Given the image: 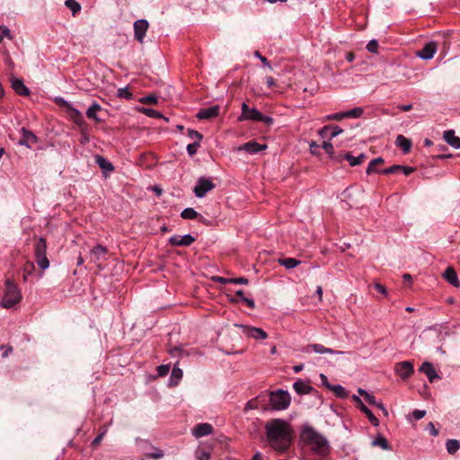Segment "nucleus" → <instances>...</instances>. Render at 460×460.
<instances>
[{
	"label": "nucleus",
	"mask_w": 460,
	"mask_h": 460,
	"mask_svg": "<svg viewBox=\"0 0 460 460\" xmlns=\"http://www.w3.org/2000/svg\"><path fill=\"white\" fill-rule=\"evenodd\" d=\"M266 436L269 445L278 453L285 452L292 441V429L284 420L275 419L266 426Z\"/></svg>",
	"instance_id": "obj_1"
},
{
	"label": "nucleus",
	"mask_w": 460,
	"mask_h": 460,
	"mask_svg": "<svg viewBox=\"0 0 460 460\" xmlns=\"http://www.w3.org/2000/svg\"><path fill=\"white\" fill-rule=\"evenodd\" d=\"M301 439L314 452L318 455H325L329 451L327 439L311 426H304L301 431Z\"/></svg>",
	"instance_id": "obj_2"
},
{
	"label": "nucleus",
	"mask_w": 460,
	"mask_h": 460,
	"mask_svg": "<svg viewBox=\"0 0 460 460\" xmlns=\"http://www.w3.org/2000/svg\"><path fill=\"white\" fill-rule=\"evenodd\" d=\"M21 299L22 295L17 286L14 285L10 279H6L5 288L0 302V305L4 308H11L19 303Z\"/></svg>",
	"instance_id": "obj_3"
},
{
	"label": "nucleus",
	"mask_w": 460,
	"mask_h": 460,
	"mask_svg": "<svg viewBox=\"0 0 460 460\" xmlns=\"http://www.w3.org/2000/svg\"><path fill=\"white\" fill-rule=\"evenodd\" d=\"M270 404L274 411H283L288 408L291 396L288 391L278 389L270 393Z\"/></svg>",
	"instance_id": "obj_4"
},
{
	"label": "nucleus",
	"mask_w": 460,
	"mask_h": 460,
	"mask_svg": "<svg viewBox=\"0 0 460 460\" xmlns=\"http://www.w3.org/2000/svg\"><path fill=\"white\" fill-rule=\"evenodd\" d=\"M34 255L38 266L45 270L49 267V261L47 257V241L40 237L34 243Z\"/></svg>",
	"instance_id": "obj_5"
},
{
	"label": "nucleus",
	"mask_w": 460,
	"mask_h": 460,
	"mask_svg": "<svg viewBox=\"0 0 460 460\" xmlns=\"http://www.w3.org/2000/svg\"><path fill=\"white\" fill-rule=\"evenodd\" d=\"M215 188L213 181L206 177H199L197 181L193 192L197 198H204L206 194Z\"/></svg>",
	"instance_id": "obj_6"
},
{
	"label": "nucleus",
	"mask_w": 460,
	"mask_h": 460,
	"mask_svg": "<svg viewBox=\"0 0 460 460\" xmlns=\"http://www.w3.org/2000/svg\"><path fill=\"white\" fill-rule=\"evenodd\" d=\"M134 38L139 43H143L149 23L146 19H138L134 22Z\"/></svg>",
	"instance_id": "obj_7"
},
{
	"label": "nucleus",
	"mask_w": 460,
	"mask_h": 460,
	"mask_svg": "<svg viewBox=\"0 0 460 460\" xmlns=\"http://www.w3.org/2000/svg\"><path fill=\"white\" fill-rule=\"evenodd\" d=\"M301 351L304 352V353L314 352V353H318V354L328 353V354H332V355L345 354L344 351L334 350V349L326 348V347H324L322 344H311V345H308L306 347H304Z\"/></svg>",
	"instance_id": "obj_8"
},
{
	"label": "nucleus",
	"mask_w": 460,
	"mask_h": 460,
	"mask_svg": "<svg viewBox=\"0 0 460 460\" xmlns=\"http://www.w3.org/2000/svg\"><path fill=\"white\" fill-rule=\"evenodd\" d=\"M242 113L239 117V120H251L258 121L261 116V111L255 108H250L245 102L241 106Z\"/></svg>",
	"instance_id": "obj_9"
},
{
	"label": "nucleus",
	"mask_w": 460,
	"mask_h": 460,
	"mask_svg": "<svg viewBox=\"0 0 460 460\" xmlns=\"http://www.w3.org/2000/svg\"><path fill=\"white\" fill-rule=\"evenodd\" d=\"M108 250L102 244H96L90 252L91 261L100 265L101 261L107 259Z\"/></svg>",
	"instance_id": "obj_10"
},
{
	"label": "nucleus",
	"mask_w": 460,
	"mask_h": 460,
	"mask_svg": "<svg viewBox=\"0 0 460 460\" xmlns=\"http://www.w3.org/2000/svg\"><path fill=\"white\" fill-rule=\"evenodd\" d=\"M413 370V365L410 361L400 362L395 367V373L403 380L409 378Z\"/></svg>",
	"instance_id": "obj_11"
},
{
	"label": "nucleus",
	"mask_w": 460,
	"mask_h": 460,
	"mask_svg": "<svg viewBox=\"0 0 460 460\" xmlns=\"http://www.w3.org/2000/svg\"><path fill=\"white\" fill-rule=\"evenodd\" d=\"M437 52V43L435 41H429L424 45V47L417 52V57L423 59H431Z\"/></svg>",
	"instance_id": "obj_12"
},
{
	"label": "nucleus",
	"mask_w": 460,
	"mask_h": 460,
	"mask_svg": "<svg viewBox=\"0 0 460 460\" xmlns=\"http://www.w3.org/2000/svg\"><path fill=\"white\" fill-rule=\"evenodd\" d=\"M194 242L195 238L190 234L184 235L175 234L169 238V243L174 246H190Z\"/></svg>",
	"instance_id": "obj_13"
},
{
	"label": "nucleus",
	"mask_w": 460,
	"mask_h": 460,
	"mask_svg": "<svg viewBox=\"0 0 460 460\" xmlns=\"http://www.w3.org/2000/svg\"><path fill=\"white\" fill-rule=\"evenodd\" d=\"M21 131L22 139L19 141V145L31 148L32 145L38 142V137L31 131L26 129L25 128H22Z\"/></svg>",
	"instance_id": "obj_14"
},
{
	"label": "nucleus",
	"mask_w": 460,
	"mask_h": 460,
	"mask_svg": "<svg viewBox=\"0 0 460 460\" xmlns=\"http://www.w3.org/2000/svg\"><path fill=\"white\" fill-rule=\"evenodd\" d=\"M220 108L217 105L210 106L208 108L201 109L197 113V118L199 119H210L219 115Z\"/></svg>",
	"instance_id": "obj_15"
},
{
	"label": "nucleus",
	"mask_w": 460,
	"mask_h": 460,
	"mask_svg": "<svg viewBox=\"0 0 460 460\" xmlns=\"http://www.w3.org/2000/svg\"><path fill=\"white\" fill-rule=\"evenodd\" d=\"M267 148L266 145H261L254 141L247 142L241 146L238 147L239 151H245L249 154H257L260 151L265 150Z\"/></svg>",
	"instance_id": "obj_16"
},
{
	"label": "nucleus",
	"mask_w": 460,
	"mask_h": 460,
	"mask_svg": "<svg viewBox=\"0 0 460 460\" xmlns=\"http://www.w3.org/2000/svg\"><path fill=\"white\" fill-rule=\"evenodd\" d=\"M420 371L424 373L431 383L440 378L430 362H424L420 367Z\"/></svg>",
	"instance_id": "obj_17"
},
{
	"label": "nucleus",
	"mask_w": 460,
	"mask_h": 460,
	"mask_svg": "<svg viewBox=\"0 0 460 460\" xmlns=\"http://www.w3.org/2000/svg\"><path fill=\"white\" fill-rule=\"evenodd\" d=\"M244 329V333L249 338H252L254 340H265L268 337L266 332H264L261 328L257 327H245L242 326Z\"/></svg>",
	"instance_id": "obj_18"
},
{
	"label": "nucleus",
	"mask_w": 460,
	"mask_h": 460,
	"mask_svg": "<svg viewBox=\"0 0 460 460\" xmlns=\"http://www.w3.org/2000/svg\"><path fill=\"white\" fill-rule=\"evenodd\" d=\"M213 432V427L208 423H200L195 426L192 429V435L195 438H201L208 436Z\"/></svg>",
	"instance_id": "obj_19"
},
{
	"label": "nucleus",
	"mask_w": 460,
	"mask_h": 460,
	"mask_svg": "<svg viewBox=\"0 0 460 460\" xmlns=\"http://www.w3.org/2000/svg\"><path fill=\"white\" fill-rule=\"evenodd\" d=\"M12 88L19 95L27 96L30 93L29 88L24 84L23 81L19 78H13L11 80Z\"/></svg>",
	"instance_id": "obj_20"
},
{
	"label": "nucleus",
	"mask_w": 460,
	"mask_h": 460,
	"mask_svg": "<svg viewBox=\"0 0 460 460\" xmlns=\"http://www.w3.org/2000/svg\"><path fill=\"white\" fill-rule=\"evenodd\" d=\"M445 141L455 149L460 148V137L453 130H447L443 134Z\"/></svg>",
	"instance_id": "obj_21"
},
{
	"label": "nucleus",
	"mask_w": 460,
	"mask_h": 460,
	"mask_svg": "<svg viewBox=\"0 0 460 460\" xmlns=\"http://www.w3.org/2000/svg\"><path fill=\"white\" fill-rule=\"evenodd\" d=\"M443 277L448 283H450L454 287H459L460 282L457 274L453 268L448 267L443 273Z\"/></svg>",
	"instance_id": "obj_22"
},
{
	"label": "nucleus",
	"mask_w": 460,
	"mask_h": 460,
	"mask_svg": "<svg viewBox=\"0 0 460 460\" xmlns=\"http://www.w3.org/2000/svg\"><path fill=\"white\" fill-rule=\"evenodd\" d=\"M293 388L298 394H307L312 390V387L302 380L295 382L293 384Z\"/></svg>",
	"instance_id": "obj_23"
},
{
	"label": "nucleus",
	"mask_w": 460,
	"mask_h": 460,
	"mask_svg": "<svg viewBox=\"0 0 460 460\" xmlns=\"http://www.w3.org/2000/svg\"><path fill=\"white\" fill-rule=\"evenodd\" d=\"M395 144L403 151V153H408L411 147V141L402 135H399L396 137Z\"/></svg>",
	"instance_id": "obj_24"
},
{
	"label": "nucleus",
	"mask_w": 460,
	"mask_h": 460,
	"mask_svg": "<svg viewBox=\"0 0 460 460\" xmlns=\"http://www.w3.org/2000/svg\"><path fill=\"white\" fill-rule=\"evenodd\" d=\"M95 162L100 166V168L104 172H112L114 169L112 164L102 155H96Z\"/></svg>",
	"instance_id": "obj_25"
},
{
	"label": "nucleus",
	"mask_w": 460,
	"mask_h": 460,
	"mask_svg": "<svg viewBox=\"0 0 460 460\" xmlns=\"http://www.w3.org/2000/svg\"><path fill=\"white\" fill-rule=\"evenodd\" d=\"M182 370L175 365L172 370L171 376L169 379L170 385H177L180 380L182 378Z\"/></svg>",
	"instance_id": "obj_26"
},
{
	"label": "nucleus",
	"mask_w": 460,
	"mask_h": 460,
	"mask_svg": "<svg viewBox=\"0 0 460 460\" xmlns=\"http://www.w3.org/2000/svg\"><path fill=\"white\" fill-rule=\"evenodd\" d=\"M102 110V107L99 103L93 102L86 111V116L89 119H92L95 120L96 122H99L101 119L97 115V112Z\"/></svg>",
	"instance_id": "obj_27"
},
{
	"label": "nucleus",
	"mask_w": 460,
	"mask_h": 460,
	"mask_svg": "<svg viewBox=\"0 0 460 460\" xmlns=\"http://www.w3.org/2000/svg\"><path fill=\"white\" fill-rule=\"evenodd\" d=\"M279 263L286 269L291 270L297 267L301 261L295 258H282L279 260Z\"/></svg>",
	"instance_id": "obj_28"
},
{
	"label": "nucleus",
	"mask_w": 460,
	"mask_h": 460,
	"mask_svg": "<svg viewBox=\"0 0 460 460\" xmlns=\"http://www.w3.org/2000/svg\"><path fill=\"white\" fill-rule=\"evenodd\" d=\"M346 160L349 162L350 166H356L363 163L364 159L366 158L364 154H360L358 156H353L349 154H347L345 155Z\"/></svg>",
	"instance_id": "obj_29"
},
{
	"label": "nucleus",
	"mask_w": 460,
	"mask_h": 460,
	"mask_svg": "<svg viewBox=\"0 0 460 460\" xmlns=\"http://www.w3.org/2000/svg\"><path fill=\"white\" fill-rule=\"evenodd\" d=\"M327 387L330 388L335 394V395L340 398H345L348 395L346 389L341 385H327Z\"/></svg>",
	"instance_id": "obj_30"
},
{
	"label": "nucleus",
	"mask_w": 460,
	"mask_h": 460,
	"mask_svg": "<svg viewBox=\"0 0 460 460\" xmlns=\"http://www.w3.org/2000/svg\"><path fill=\"white\" fill-rule=\"evenodd\" d=\"M359 409L367 416L371 424H373L374 426H378V424H379L378 419L373 414V412L365 404L360 405Z\"/></svg>",
	"instance_id": "obj_31"
},
{
	"label": "nucleus",
	"mask_w": 460,
	"mask_h": 460,
	"mask_svg": "<svg viewBox=\"0 0 460 460\" xmlns=\"http://www.w3.org/2000/svg\"><path fill=\"white\" fill-rule=\"evenodd\" d=\"M446 447L447 452L453 455L460 448V442L457 439H448Z\"/></svg>",
	"instance_id": "obj_32"
},
{
	"label": "nucleus",
	"mask_w": 460,
	"mask_h": 460,
	"mask_svg": "<svg viewBox=\"0 0 460 460\" xmlns=\"http://www.w3.org/2000/svg\"><path fill=\"white\" fill-rule=\"evenodd\" d=\"M372 445L375 446V447H381L382 449H385V450H388L390 448L386 438L385 437L381 436V435L377 436L372 441Z\"/></svg>",
	"instance_id": "obj_33"
},
{
	"label": "nucleus",
	"mask_w": 460,
	"mask_h": 460,
	"mask_svg": "<svg viewBox=\"0 0 460 460\" xmlns=\"http://www.w3.org/2000/svg\"><path fill=\"white\" fill-rule=\"evenodd\" d=\"M181 217L184 219H195L198 218L199 213L192 208H186L181 211Z\"/></svg>",
	"instance_id": "obj_34"
},
{
	"label": "nucleus",
	"mask_w": 460,
	"mask_h": 460,
	"mask_svg": "<svg viewBox=\"0 0 460 460\" xmlns=\"http://www.w3.org/2000/svg\"><path fill=\"white\" fill-rule=\"evenodd\" d=\"M344 112V119L345 118H359L362 116L364 111L362 108L360 107H357V108H354V109H351L349 111H343Z\"/></svg>",
	"instance_id": "obj_35"
},
{
	"label": "nucleus",
	"mask_w": 460,
	"mask_h": 460,
	"mask_svg": "<svg viewBox=\"0 0 460 460\" xmlns=\"http://www.w3.org/2000/svg\"><path fill=\"white\" fill-rule=\"evenodd\" d=\"M383 163H384V160L381 157L373 159L367 165V173L371 174L373 172H376L377 170H376V166H377L378 164H383Z\"/></svg>",
	"instance_id": "obj_36"
},
{
	"label": "nucleus",
	"mask_w": 460,
	"mask_h": 460,
	"mask_svg": "<svg viewBox=\"0 0 460 460\" xmlns=\"http://www.w3.org/2000/svg\"><path fill=\"white\" fill-rule=\"evenodd\" d=\"M65 4L68 9L71 10L73 15L81 10L80 4L75 0H66Z\"/></svg>",
	"instance_id": "obj_37"
},
{
	"label": "nucleus",
	"mask_w": 460,
	"mask_h": 460,
	"mask_svg": "<svg viewBox=\"0 0 460 460\" xmlns=\"http://www.w3.org/2000/svg\"><path fill=\"white\" fill-rule=\"evenodd\" d=\"M117 96L126 100H131L133 98L132 93L129 92L128 87H121L118 89Z\"/></svg>",
	"instance_id": "obj_38"
},
{
	"label": "nucleus",
	"mask_w": 460,
	"mask_h": 460,
	"mask_svg": "<svg viewBox=\"0 0 460 460\" xmlns=\"http://www.w3.org/2000/svg\"><path fill=\"white\" fill-rule=\"evenodd\" d=\"M142 111L144 114L150 118H164V116L157 111L149 108H143Z\"/></svg>",
	"instance_id": "obj_39"
},
{
	"label": "nucleus",
	"mask_w": 460,
	"mask_h": 460,
	"mask_svg": "<svg viewBox=\"0 0 460 460\" xmlns=\"http://www.w3.org/2000/svg\"><path fill=\"white\" fill-rule=\"evenodd\" d=\"M188 137L190 139H192L193 142L194 141H198V143H199L201 141L202 137H203V136L199 132H198V131H196L194 129H189L188 130Z\"/></svg>",
	"instance_id": "obj_40"
},
{
	"label": "nucleus",
	"mask_w": 460,
	"mask_h": 460,
	"mask_svg": "<svg viewBox=\"0 0 460 460\" xmlns=\"http://www.w3.org/2000/svg\"><path fill=\"white\" fill-rule=\"evenodd\" d=\"M378 42L377 40H371L368 41V43L367 44V49L371 52V53H377V49H378Z\"/></svg>",
	"instance_id": "obj_41"
},
{
	"label": "nucleus",
	"mask_w": 460,
	"mask_h": 460,
	"mask_svg": "<svg viewBox=\"0 0 460 460\" xmlns=\"http://www.w3.org/2000/svg\"><path fill=\"white\" fill-rule=\"evenodd\" d=\"M200 144L198 143V141H194L191 144H189L187 146V152L191 156L195 155L198 152V148L199 147Z\"/></svg>",
	"instance_id": "obj_42"
},
{
	"label": "nucleus",
	"mask_w": 460,
	"mask_h": 460,
	"mask_svg": "<svg viewBox=\"0 0 460 460\" xmlns=\"http://www.w3.org/2000/svg\"><path fill=\"white\" fill-rule=\"evenodd\" d=\"M344 119V112H337L333 114H329L324 118V120H341Z\"/></svg>",
	"instance_id": "obj_43"
},
{
	"label": "nucleus",
	"mask_w": 460,
	"mask_h": 460,
	"mask_svg": "<svg viewBox=\"0 0 460 460\" xmlns=\"http://www.w3.org/2000/svg\"><path fill=\"white\" fill-rule=\"evenodd\" d=\"M4 38L11 39V31L5 26H0V43Z\"/></svg>",
	"instance_id": "obj_44"
},
{
	"label": "nucleus",
	"mask_w": 460,
	"mask_h": 460,
	"mask_svg": "<svg viewBox=\"0 0 460 460\" xmlns=\"http://www.w3.org/2000/svg\"><path fill=\"white\" fill-rule=\"evenodd\" d=\"M254 56L260 59V62L262 63L263 67H267L269 69H272L270 64L268 62L267 58L261 55L259 51L254 52Z\"/></svg>",
	"instance_id": "obj_45"
},
{
	"label": "nucleus",
	"mask_w": 460,
	"mask_h": 460,
	"mask_svg": "<svg viewBox=\"0 0 460 460\" xmlns=\"http://www.w3.org/2000/svg\"><path fill=\"white\" fill-rule=\"evenodd\" d=\"M196 456L198 460H209L210 459V454L203 449L198 450L196 453Z\"/></svg>",
	"instance_id": "obj_46"
},
{
	"label": "nucleus",
	"mask_w": 460,
	"mask_h": 460,
	"mask_svg": "<svg viewBox=\"0 0 460 460\" xmlns=\"http://www.w3.org/2000/svg\"><path fill=\"white\" fill-rule=\"evenodd\" d=\"M331 139L338 137L340 134H341L343 132V129L341 128H340L339 126H331Z\"/></svg>",
	"instance_id": "obj_47"
},
{
	"label": "nucleus",
	"mask_w": 460,
	"mask_h": 460,
	"mask_svg": "<svg viewBox=\"0 0 460 460\" xmlns=\"http://www.w3.org/2000/svg\"><path fill=\"white\" fill-rule=\"evenodd\" d=\"M170 371V365H161L157 367V374L160 376H166Z\"/></svg>",
	"instance_id": "obj_48"
},
{
	"label": "nucleus",
	"mask_w": 460,
	"mask_h": 460,
	"mask_svg": "<svg viewBox=\"0 0 460 460\" xmlns=\"http://www.w3.org/2000/svg\"><path fill=\"white\" fill-rule=\"evenodd\" d=\"M402 168V165H393L391 167H388L385 170H383L381 172L383 174H390V173H394L396 172H398L400 169Z\"/></svg>",
	"instance_id": "obj_49"
},
{
	"label": "nucleus",
	"mask_w": 460,
	"mask_h": 460,
	"mask_svg": "<svg viewBox=\"0 0 460 460\" xmlns=\"http://www.w3.org/2000/svg\"><path fill=\"white\" fill-rule=\"evenodd\" d=\"M232 284H243L247 285L249 283L248 279L241 277V278H232L231 279Z\"/></svg>",
	"instance_id": "obj_50"
},
{
	"label": "nucleus",
	"mask_w": 460,
	"mask_h": 460,
	"mask_svg": "<svg viewBox=\"0 0 460 460\" xmlns=\"http://www.w3.org/2000/svg\"><path fill=\"white\" fill-rule=\"evenodd\" d=\"M426 414V411L423 410H414L412 412V417L414 420H419L422 419Z\"/></svg>",
	"instance_id": "obj_51"
},
{
	"label": "nucleus",
	"mask_w": 460,
	"mask_h": 460,
	"mask_svg": "<svg viewBox=\"0 0 460 460\" xmlns=\"http://www.w3.org/2000/svg\"><path fill=\"white\" fill-rule=\"evenodd\" d=\"M140 102L143 103H145V102L156 103L157 97L155 95H147V96L141 98Z\"/></svg>",
	"instance_id": "obj_52"
},
{
	"label": "nucleus",
	"mask_w": 460,
	"mask_h": 460,
	"mask_svg": "<svg viewBox=\"0 0 460 460\" xmlns=\"http://www.w3.org/2000/svg\"><path fill=\"white\" fill-rule=\"evenodd\" d=\"M323 148L328 153L329 155L333 154V146L332 144L330 141H325L323 143Z\"/></svg>",
	"instance_id": "obj_53"
},
{
	"label": "nucleus",
	"mask_w": 460,
	"mask_h": 460,
	"mask_svg": "<svg viewBox=\"0 0 460 460\" xmlns=\"http://www.w3.org/2000/svg\"><path fill=\"white\" fill-rule=\"evenodd\" d=\"M260 122H263L267 125H271L273 123V119L270 116H265L262 113H261L259 120Z\"/></svg>",
	"instance_id": "obj_54"
},
{
	"label": "nucleus",
	"mask_w": 460,
	"mask_h": 460,
	"mask_svg": "<svg viewBox=\"0 0 460 460\" xmlns=\"http://www.w3.org/2000/svg\"><path fill=\"white\" fill-rule=\"evenodd\" d=\"M213 280L217 283H221V284H230L231 283V279L224 278V277H220V276L213 277Z\"/></svg>",
	"instance_id": "obj_55"
},
{
	"label": "nucleus",
	"mask_w": 460,
	"mask_h": 460,
	"mask_svg": "<svg viewBox=\"0 0 460 460\" xmlns=\"http://www.w3.org/2000/svg\"><path fill=\"white\" fill-rule=\"evenodd\" d=\"M427 429L429 431L430 435L436 437L438 435V430L436 429L435 425L432 422H429L427 426Z\"/></svg>",
	"instance_id": "obj_56"
},
{
	"label": "nucleus",
	"mask_w": 460,
	"mask_h": 460,
	"mask_svg": "<svg viewBox=\"0 0 460 460\" xmlns=\"http://www.w3.org/2000/svg\"><path fill=\"white\" fill-rule=\"evenodd\" d=\"M365 400L371 405L376 406V404H377V401L376 400L375 396L369 393L365 396Z\"/></svg>",
	"instance_id": "obj_57"
},
{
	"label": "nucleus",
	"mask_w": 460,
	"mask_h": 460,
	"mask_svg": "<svg viewBox=\"0 0 460 460\" xmlns=\"http://www.w3.org/2000/svg\"><path fill=\"white\" fill-rule=\"evenodd\" d=\"M376 291H378L379 293L386 296L387 295V290L385 288V287H384L383 285H381L380 283H376L374 285Z\"/></svg>",
	"instance_id": "obj_58"
},
{
	"label": "nucleus",
	"mask_w": 460,
	"mask_h": 460,
	"mask_svg": "<svg viewBox=\"0 0 460 460\" xmlns=\"http://www.w3.org/2000/svg\"><path fill=\"white\" fill-rule=\"evenodd\" d=\"M34 269V265L32 262H27L23 268V271L27 272L28 275H30Z\"/></svg>",
	"instance_id": "obj_59"
},
{
	"label": "nucleus",
	"mask_w": 460,
	"mask_h": 460,
	"mask_svg": "<svg viewBox=\"0 0 460 460\" xmlns=\"http://www.w3.org/2000/svg\"><path fill=\"white\" fill-rule=\"evenodd\" d=\"M242 301L243 303H245L250 308H254L255 307V304H254V301L251 298H248V297H242Z\"/></svg>",
	"instance_id": "obj_60"
},
{
	"label": "nucleus",
	"mask_w": 460,
	"mask_h": 460,
	"mask_svg": "<svg viewBox=\"0 0 460 460\" xmlns=\"http://www.w3.org/2000/svg\"><path fill=\"white\" fill-rule=\"evenodd\" d=\"M242 301L243 303H245L250 308H254L255 307V304H254V301L251 298H248V297H242Z\"/></svg>",
	"instance_id": "obj_61"
},
{
	"label": "nucleus",
	"mask_w": 460,
	"mask_h": 460,
	"mask_svg": "<svg viewBox=\"0 0 460 460\" xmlns=\"http://www.w3.org/2000/svg\"><path fill=\"white\" fill-rule=\"evenodd\" d=\"M399 171H402L404 175H410L411 172H414V168L409 166H402V168Z\"/></svg>",
	"instance_id": "obj_62"
},
{
	"label": "nucleus",
	"mask_w": 460,
	"mask_h": 460,
	"mask_svg": "<svg viewBox=\"0 0 460 460\" xmlns=\"http://www.w3.org/2000/svg\"><path fill=\"white\" fill-rule=\"evenodd\" d=\"M106 431H107V429H104L101 434H99V435H98V436L93 439V445H98V444L102 441V439L103 436L105 435Z\"/></svg>",
	"instance_id": "obj_63"
},
{
	"label": "nucleus",
	"mask_w": 460,
	"mask_h": 460,
	"mask_svg": "<svg viewBox=\"0 0 460 460\" xmlns=\"http://www.w3.org/2000/svg\"><path fill=\"white\" fill-rule=\"evenodd\" d=\"M256 408V403L254 401H249L245 406H244V411H248L249 410H252V409H255Z\"/></svg>",
	"instance_id": "obj_64"
}]
</instances>
